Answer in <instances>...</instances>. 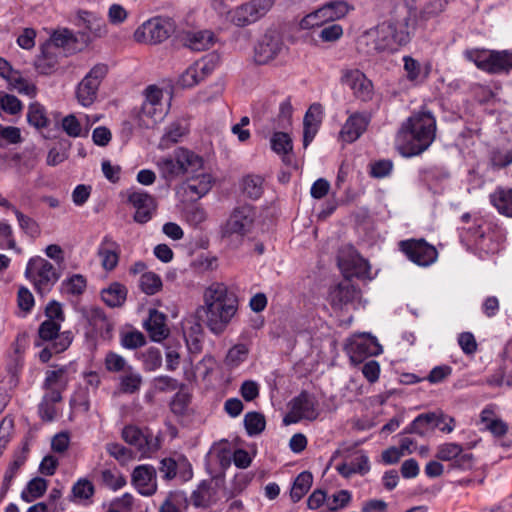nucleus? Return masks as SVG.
<instances>
[{
    "label": "nucleus",
    "mask_w": 512,
    "mask_h": 512,
    "mask_svg": "<svg viewBox=\"0 0 512 512\" xmlns=\"http://www.w3.org/2000/svg\"><path fill=\"white\" fill-rule=\"evenodd\" d=\"M411 0H392L390 18L365 31L359 38V45L366 54L395 52L410 39L409 22L412 17Z\"/></svg>",
    "instance_id": "1"
},
{
    "label": "nucleus",
    "mask_w": 512,
    "mask_h": 512,
    "mask_svg": "<svg viewBox=\"0 0 512 512\" xmlns=\"http://www.w3.org/2000/svg\"><path fill=\"white\" fill-rule=\"evenodd\" d=\"M237 295L227 285L212 283L203 293V304L195 312L196 318L214 335L223 334L238 311Z\"/></svg>",
    "instance_id": "2"
},
{
    "label": "nucleus",
    "mask_w": 512,
    "mask_h": 512,
    "mask_svg": "<svg viewBox=\"0 0 512 512\" xmlns=\"http://www.w3.org/2000/svg\"><path fill=\"white\" fill-rule=\"evenodd\" d=\"M436 135V120L429 111L411 115L400 127L395 147L404 157L423 153L433 143Z\"/></svg>",
    "instance_id": "3"
},
{
    "label": "nucleus",
    "mask_w": 512,
    "mask_h": 512,
    "mask_svg": "<svg viewBox=\"0 0 512 512\" xmlns=\"http://www.w3.org/2000/svg\"><path fill=\"white\" fill-rule=\"evenodd\" d=\"M145 100L136 114V122L141 129H152L161 122L168 109L163 103V91L155 85L145 90Z\"/></svg>",
    "instance_id": "4"
},
{
    "label": "nucleus",
    "mask_w": 512,
    "mask_h": 512,
    "mask_svg": "<svg viewBox=\"0 0 512 512\" xmlns=\"http://www.w3.org/2000/svg\"><path fill=\"white\" fill-rule=\"evenodd\" d=\"M255 221V210L244 204L233 209L228 219L220 228V234L226 240H242L252 230Z\"/></svg>",
    "instance_id": "5"
},
{
    "label": "nucleus",
    "mask_w": 512,
    "mask_h": 512,
    "mask_svg": "<svg viewBox=\"0 0 512 512\" xmlns=\"http://www.w3.org/2000/svg\"><path fill=\"white\" fill-rule=\"evenodd\" d=\"M25 276L41 295L48 293L60 277L53 264L39 256L28 261Z\"/></svg>",
    "instance_id": "6"
},
{
    "label": "nucleus",
    "mask_w": 512,
    "mask_h": 512,
    "mask_svg": "<svg viewBox=\"0 0 512 512\" xmlns=\"http://www.w3.org/2000/svg\"><path fill=\"white\" fill-rule=\"evenodd\" d=\"M175 31V24L170 18L157 17L143 23L134 32L137 42L158 44L168 39Z\"/></svg>",
    "instance_id": "7"
},
{
    "label": "nucleus",
    "mask_w": 512,
    "mask_h": 512,
    "mask_svg": "<svg viewBox=\"0 0 512 512\" xmlns=\"http://www.w3.org/2000/svg\"><path fill=\"white\" fill-rule=\"evenodd\" d=\"M122 439L136 448L141 458L151 457L159 450L160 441L148 429L142 430L134 425H127L122 429Z\"/></svg>",
    "instance_id": "8"
},
{
    "label": "nucleus",
    "mask_w": 512,
    "mask_h": 512,
    "mask_svg": "<svg viewBox=\"0 0 512 512\" xmlns=\"http://www.w3.org/2000/svg\"><path fill=\"white\" fill-rule=\"evenodd\" d=\"M108 72L106 64H96L81 80L76 89V98L84 107H88L94 103L97 98L100 83Z\"/></svg>",
    "instance_id": "9"
},
{
    "label": "nucleus",
    "mask_w": 512,
    "mask_h": 512,
    "mask_svg": "<svg viewBox=\"0 0 512 512\" xmlns=\"http://www.w3.org/2000/svg\"><path fill=\"white\" fill-rule=\"evenodd\" d=\"M274 0H251L230 12L231 21L244 27L258 21L272 8Z\"/></svg>",
    "instance_id": "10"
},
{
    "label": "nucleus",
    "mask_w": 512,
    "mask_h": 512,
    "mask_svg": "<svg viewBox=\"0 0 512 512\" xmlns=\"http://www.w3.org/2000/svg\"><path fill=\"white\" fill-rule=\"evenodd\" d=\"M290 410L284 417L285 424L297 423L302 419L315 420L318 416L316 401L307 392L300 393L289 403Z\"/></svg>",
    "instance_id": "11"
},
{
    "label": "nucleus",
    "mask_w": 512,
    "mask_h": 512,
    "mask_svg": "<svg viewBox=\"0 0 512 512\" xmlns=\"http://www.w3.org/2000/svg\"><path fill=\"white\" fill-rule=\"evenodd\" d=\"M401 251L415 264L429 266L437 259V250L424 240H406L400 242Z\"/></svg>",
    "instance_id": "12"
},
{
    "label": "nucleus",
    "mask_w": 512,
    "mask_h": 512,
    "mask_svg": "<svg viewBox=\"0 0 512 512\" xmlns=\"http://www.w3.org/2000/svg\"><path fill=\"white\" fill-rule=\"evenodd\" d=\"M284 49L282 39L274 33H267L259 40L254 49V60L264 65L274 60Z\"/></svg>",
    "instance_id": "13"
},
{
    "label": "nucleus",
    "mask_w": 512,
    "mask_h": 512,
    "mask_svg": "<svg viewBox=\"0 0 512 512\" xmlns=\"http://www.w3.org/2000/svg\"><path fill=\"white\" fill-rule=\"evenodd\" d=\"M341 81L353 91L356 98L362 101H368L372 98L373 84L360 70H345Z\"/></svg>",
    "instance_id": "14"
},
{
    "label": "nucleus",
    "mask_w": 512,
    "mask_h": 512,
    "mask_svg": "<svg viewBox=\"0 0 512 512\" xmlns=\"http://www.w3.org/2000/svg\"><path fill=\"white\" fill-rule=\"evenodd\" d=\"M128 202L135 208L134 221L140 224L147 223L156 211L155 199L146 192L133 191L128 195Z\"/></svg>",
    "instance_id": "15"
},
{
    "label": "nucleus",
    "mask_w": 512,
    "mask_h": 512,
    "mask_svg": "<svg viewBox=\"0 0 512 512\" xmlns=\"http://www.w3.org/2000/svg\"><path fill=\"white\" fill-rule=\"evenodd\" d=\"M132 484L144 496H151L157 491L156 469L151 465H139L133 469Z\"/></svg>",
    "instance_id": "16"
},
{
    "label": "nucleus",
    "mask_w": 512,
    "mask_h": 512,
    "mask_svg": "<svg viewBox=\"0 0 512 512\" xmlns=\"http://www.w3.org/2000/svg\"><path fill=\"white\" fill-rule=\"evenodd\" d=\"M213 182L212 175L202 169L186 179L183 189L191 199L198 200L211 190Z\"/></svg>",
    "instance_id": "17"
},
{
    "label": "nucleus",
    "mask_w": 512,
    "mask_h": 512,
    "mask_svg": "<svg viewBox=\"0 0 512 512\" xmlns=\"http://www.w3.org/2000/svg\"><path fill=\"white\" fill-rule=\"evenodd\" d=\"M370 117L364 113H354L346 120L340 131V138L346 143L356 141L366 131Z\"/></svg>",
    "instance_id": "18"
},
{
    "label": "nucleus",
    "mask_w": 512,
    "mask_h": 512,
    "mask_svg": "<svg viewBox=\"0 0 512 512\" xmlns=\"http://www.w3.org/2000/svg\"><path fill=\"white\" fill-rule=\"evenodd\" d=\"M381 346L374 337H358L350 344L349 353L352 362L360 363L367 356L380 354Z\"/></svg>",
    "instance_id": "19"
},
{
    "label": "nucleus",
    "mask_w": 512,
    "mask_h": 512,
    "mask_svg": "<svg viewBox=\"0 0 512 512\" xmlns=\"http://www.w3.org/2000/svg\"><path fill=\"white\" fill-rule=\"evenodd\" d=\"M359 290L348 279L332 287L329 291V301L332 307L343 308L359 297Z\"/></svg>",
    "instance_id": "20"
},
{
    "label": "nucleus",
    "mask_w": 512,
    "mask_h": 512,
    "mask_svg": "<svg viewBox=\"0 0 512 512\" xmlns=\"http://www.w3.org/2000/svg\"><path fill=\"white\" fill-rule=\"evenodd\" d=\"M322 107L320 104H312L303 119V146L306 148L314 139L321 123Z\"/></svg>",
    "instance_id": "21"
},
{
    "label": "nucleus",
    "mask_w": 512,
    "mask_h": 512,
    "mask_svg": "<svg viewBox=\"0 0 512 512\" xmlns=\"http://www.w3.org/2000/svg\"><path fill=\"white\" fill-rule=\"evenodd\" d=\"M83 315L96 333L103 338L109 337L113 324L101 308L91 307L84 310Z\"/></svg>",
    "instance_id": "22"
},
{
    "label": "nucleus",
    "mask_w": 512,
    "mask_h": 512,
    "mask_svg": "<svg viewBox=\"0 0 512 512\" xmlns=\"http://www.w3.org/2000/svg\"><path fill=\"white\" fill-rule=\"evenodd\" d=\"M120 246L111 237L105 236L98 248L102 267L107 271L116 268L119 262Z\"/></svg>",
    "instance_id": "23"
},
{
    "label": "nucleus",
    "mask_w": 512,
    "mask_h": 512,
    "mask_svg": "<svg viewBox=\"0 0 512 512\" xmlns=\"http://www.w3.org/2000/svg\"><path fill=\"white\" fill-rule=\"evenodd\" d=\"M443 421V414H437L434 412L420 414L412 421L409 427L406 428L405 432L424 436L428 430L439 427L440 423Z\"/></svg>",
    "instance_id": "24"
},
{
    "label": "nucleus",
    "mask_w": 512,
    "mask_h": 512,
    "mask_svg": "<svg viewBox=\"0 0 512 512\" xmlns=\"http://www.w3.org/2000/svg\"><path fill=\"white\" fill-rule=\"evenodd\" d=\"M166 316L153 309L145 323L146 329L153 341H162L169 335V329L165 324Z\"/></svg>",
    "instance_id": "25"
},
{
    "label": "nucleus",
    "mask_w": 512,
    "mask_h": 512,
    "mask_svg": "<svg viewBox=\"0 0 512 512\" xmlns=\"http://www.w3.org/2000/svg\"><path fill=\"white\" fill-rule=\"evenodd\" d=\"M496 210L507 217H512V188L499 186L489 196Z\"/></svg>",
    "instance_id": "26"
},
{
    "label": "nucleus",
    "mask_w": 512,
    "mask_h": 512,
    "mask_svg": "<svg viewBox=\"0 0 512 512\" xmlns=\"http://www.w3.org/2000/svg\"><path fill=\"white\" fill-rule=\"evenodd\" d=\"M177 163L182 173L193 174L203 169V160L194 152L184 148L177 150Z\"/></svg>",
    "instance_id": "27"
},
{
    "label": "nucleus",
    "mask_w": 512,
    "mask_h": 512,
    "mask_svg": "<svg viewBox=\"0 0 512 512\" xmlns=\"http://www.w3.org/2000/svg\"><path fill=\"white\" fill-rule=\"evenodd\" d=\"M58 52L52 44H43L41 54L35 60V68L41 74H49L57 65Z\"/></svg>",
    "instance_id": "28"
},
{
    "label": "nucleus",
    "mask_w": 512,
    "mask_h": 512,
    "mask_svg": "<svg viewBox=\"0 0 512 512\" xmlns=\"http://www.w3.org/2000/svg\"><path fill=\"white\" fill-rule=\"evenodd\" d=\"M126 297L127 289L119 282H113L109 287L101 291L102 300L112 308L121 307L125 303Z\"/></svg>",
    "instance_id": "29"
},
{
    "label": "nucleus",
    "mask_w": 512,
    "mask_h": 512,
    "mask_svg": "<svg viewBox=\"0 0 512 512\" xmlns=\"http://www.w3.org/2000/svg\"><path fill=\"white\" fill-rule=\"evenodd\" d=\"M340 266L344 270V275L347 279L350 277L370 278V265L367 260L360 256H355L349 261L341 262Z\"/></svg>",
    "instance_id": "30"
},
{
    "label": "nucleus",
    "mask_w": 512,
    "mask_h": 512,
    "mask_svg": "<svg viewBox=\"0 0 512 512\" xmlns=\"http://www.w3.org/2000/svg\"><path fill=\"white\" fill-rule=\"evenodd\" d=\"M142 382L141 374L133 367H128L119 378V391L123 394H135L140 390Z\"/></svg>",
    "instance_id": "31"
},
{
    "label": "nucleus",
    "mask_w": 512,
    "mask_h": 512,
    "mask_svg": "<svg viewBox=\"0 0 512 512\" xmlns=\"http://www.w3.org/2000/svg\"><path fill=\"white\" fill-rule=\"evenodd\" d=\"M512 69V52L491 51L488 73L498 74Z\"/></svg>",
    "instance_id": "32"
},
{
    "label": "nucleus",
    "mask_w": 512,
    "mask_h": 512,
    "mask_svg": "<svg viewBox=\"0 0 512 512\" xmlns=\"http://www.w3.org/2000/svg\"><path fill=\"white\" fill-rule=\"evenodd\" d=\"M313 482V476L308 471L301 472L293 482L290 497L294 503L300 501L309 491Z\"/></svg>",
    "instance_id": "33"
},
{
    "label": "nucleus",
    "mask_w": 512,
    "mask_h": 512,
    "mask_svg": "<svg viewBox=\"0 0 512 512\" xmlns=\"http://www.w3.org/2000/svg\"><path fill=\"white\" fill-rule=\"evenodd\" d=\"M48 482L44 478L36 477L30 480L21 493L23 501L30 503L44 495Z\"/></svg>",
    "instance_id": "34"
},
{
    "label": "nucleus",
    "mask_w": 512,
    "mask_h": 512,
    "mask_svg": "<svg viewBox=\"0 0 512 512\" xmlns=\"http://www.w3.org/2000/svg\"><path fill=\"white\" fill-rule=\"evenodd\" d=\"M403 62L406 78L408 81L413 83V85H418L427 78L428 73L423 72L419 61L411 56H404Z\"/></svg>",
    "instance_id": "35"
},
{
    "label": "nucleus",
    "mask_w": 512,
    "mask_h": 512,
    "mask_svg": "<svg viewBox=\"0 0 512 512\" xmlns=\"http://www.w3.org/2000/svg\"><path fill=\"white\" fill-rule=\"evenodd\" d=\"M212 43V34L209 31H198L187 33L185 45L194 51H204L209 49Z\"/></svg>",
    "instance_id": "36"
},
{
    "label": "nucleus",
    "mask_w": 512,
    "mask_h": 512,
    "mask_svg": "<svg viewBox=\"0 0 512 512\" xmlns=\"http://www.w3.org/2000/svg\"><path fill=\"white\" fill-rule=\"evenodd\" d=\"M100 484L113 491L126 485L125 477L116 469H103L99 473Z\"/></svg>",
    "instance_id": "37"
},
{
    "label": "nucleus",
    "mask_w": 512,
    "mask_h": 512,
    "mask_svg": "<svg viewBox=\"0 0 512 512\" xmlns=\"http://www.w3.org/2000/svg\"><path fill=\"white\" fill-rule=\"evenodd\" d=\"M87 287V281L81 274H74L61 283V291L71 296H79L84 293Z\"/></svg>",
    "instance_id": "38"
},
{
    "label": "nucleus",
    "mask_w": 512,
    "mask_h": 512,
    "mask_svg": "<svg viewBox=\"0 0 512 512\" xmlns=\"http://www.w3.org/2000/svg\"><path fill=\"white\" fill-rule=\"evenodd\" d=\"M27 121L37 129L45 128L49 124L45 108L38 102H33L29 105Z\"/></svg>",
    "instance_id": "39"
},
{
    "label": "nucleus",
    "mask_w": 512,
    "mask_h": 512,
    "mask_svg": "<svg viewBox=\"0 0 512 512\" xmlns=\"http://www.w3.org/2000/svg\"><path fill=\"white\" fill-rule=\"evenodd\" d=\"M242 191L251 199H258L263 193V178L259 175H247L243 177Z\"/></svg>",
    "instance_id": "40"
},
{
    "label": "nucleus",
    "mask_w": 512,
    "mask_h": 512,
    "mask_svg": "<svg viewBox=\"0 0 512 512\" xmlns=\"http://www.w3.org/2000/svg\"><path fill=\"white\" fill-rule=\"evenodd\" d=\"M13 212L17 218L21 230L31 238H37L41 234L39 224L33 218L25 215L17 208H13Z\"/></svg>",
    "instance_id": "41"
},
{
    "label": "nucleus",
    "mask_w": 512,
    "mask_h": 512,
    "mask_svg": "<svg viewBox=\"0 0 512 512\" xmlns=\"http://www.w3.org/2000/svg\"><path fill=\"white\" fill-rule=\"evenodd\" d=\"M244 426L249 436L258 435L265 429V417L259 412H248L244 416Z\"/></svg>",
    "instance_id": "42"
},
{
    "label": "nucleus",
    "mask_w": 512,
    "mask_h": 512,
    "mask_svg": "<svg viewBox=\"0 0 512 512\" xmlns=\"http://www.w3.org/2000/svg\"><path fill=\"white\" fill-rule=\"evenodd\" d=\"M329 11L328 9H324L322 6L321 8L317 9L316 11L306 15L302 20L300 21V27L302 29H312L315 27H321L326 22L331 21L329 18V15L327 14Z\"/></svg>",
    "instance_id": "43"
},
{
    "label": "nucleus",
    "mask_w": 512,
    "mask_h": 512,
    "mask_svg": "<svg viewBox=\"0 0 512 512\" xmlns=\"http://www.w3.org/2000/svg\"><path fill=\"white\" fill-rule=\"evenodd\" d=\"M140 289L147 295H154L162 288V280L154 272H145L139 279Z\"/></svg>",
    "instance_id": "44"
},
{
    "label": "nucleus",
    "mask_w": 512,
    "mask_h": 512,
    "mask_svg": "<svg viewBox=\"0 0 512 512\" xmlns=\"http://www.w3.org/2000/svg\"><path fill=\"white\" fill-rule=\"evenodd\" d=\"M66 373L67 370L64 367H61L56 370H48L46 372L43 388H58L65 390L68 383Z\"/></svg>",
    "instance_id": "45"
},
{
    "label": "nucleus",
    "mask_w": 512,
    "mask_h": 512,
    "mask_svg": "<svg viewBox=\"0 0 512 512\" xmlns=\"http://www.w3.org/2000/svg\"><path fill=\"white\" fill-rule=\"evenodd\" d=\"M105 368L112 373H119L127 371L130 367L123 356L113 351H109L104 359Z\"/></svg>",
    "instance_id": "46"
},
{
    "label": "nucleus",
    "mask_w": 512,
    "mask_h": 512,
    "mask_svg": "<svg viewBox=\"0 0 512 512\" xmlns=\"http://www.w3.org/2000/svg\"><path fill=\"white\" fill-rule=\"evenodd\" d=\"M271 148L278 154H287L292 151V140L287 133L275 132L271 138Z\"/></svg>",
    "instance_id": "47"
},
{
    "label": "nucleus",
    "mask_w": 512,
    "mask_h": 512,
    "mask_svg": "<svg viewBox=\"0 0 512 512\" xmlns=\"http://www.w3.org/2000/svg\"><path fill=\"white\" fill-rule=\"evenodd\" d=\"M204 72V67L199 64H193L180 77V83L183 87H193L203 80L200 73Z\"/></svg>",
    "instance_id": "48"
},
{
    "label": "nucleus",
    "mask_w": 512,
    "mask_h": 512,
    "mask_svg": "<svg viewBox=\"0 0 512 512\" xmlns=\"http://www.w3.org/2000/svg\"><path fill=\"white\" fill-rule=\"evenodd\" d=\"M24 463H25V457L24 456H18L9 465V467L7 468V470H6L5 474H4V478H3V482H2V487H1V494L2 495H5L7 493V491L10 488L12 480L14 479V477L16 476L18 470L20 469V467Z\"/></svg>",
    "instance_id": "49"
},
{
    "label": "nucleus",
    "mask_w": 512,
    "mask_h": 512,
    "mask_svg": "<svg viewBox=\"0 0 512 512\" xmlns=\"http://www.w3.org/2000/svg\"><path fill=\"white\" fill-rule=\"evenodd\" d=\"M21 141V131L18 127L1 125L0 148L4 147L7 144H18Z\"/></svg>",
    "instance_id": "50"
},
{
    "label": "nucleus",
    "mask_w": 512,
    "mask_h": 512,
    "mask_svg": "<svg viewBox=\"0 0 512 512\" xmlns=\"http://www.w3.org/2000/svg\"><path fill=\"white\" fill-rule=\"evenodd\" d=\"M0 108L10 115H16L21 112L23 105L16 96L0 93Z\"/></svg>",
    "instance_id": "51"
},
{
    "label": "nucleus",
    "mask_w": 512,
    "mask_h": 512,
    "mask_svg": "<svg viewBox=\"0 0 512 512\" xmlns=\"http://www.w3.org/2000/svg\"><path fill=\"white\" fill-rule=\"evenodd\" d=\"M465 56L468 60L474 62L479 69L488 72L491 51L470 50L465 52Z\"/></svg>",
    "instance_id": "52"
},
{
    "label": "nucleus",
    "mask_w": 512,
    "mask_h": 512,
    "mask_svg": "<svg viewBox=\"0 0 512 512\" xmlns=\"http://www.w3.org/2000/svg\"><path fill=\"white\" fill-rule=\"evenodd\" d=\"M186 133V128L179 122L170 124L161 139L162 145L177 143L179 139Z\"/></svg>",
    "instance_id": "53"
},
{
    "label": "nucleus",
    "mask_w": 512,
    "mask_h": 512,
    "mask_svg": "<svg viewBox=\"0 0 512 512\" xmlns=\"http://www.w3.org/2000/svg\"><path fill=\"white\" fill-rule=\"evenodd\" d=\"M247 355V346L245 344H237L228 351L226 362L228 365L237 366L246 359Z\"/></svg>",
    "instance_id": "54"
},
{
    "label": "nucleus",
    "mask_w": 512,
    "mask_h": 512,
    "mask_svg": "<svg viewBox=\"0 0 512 512\" xmlns=\"http://www.w3.org/2000/svg\"><path fill=\"white\" fill-rule=\"evenodd\" d=\"M324 9H328L327 11L329 18L331 21H335L337 19H340L344 17L349 10V6L345 1L337 0V1H331L325 5H323Z\"/></svg>",
    "instance_id": "55"
},
{
    "label": "nucleus",
    "mask_w": 512,
    "mask_h": 512,
    "mask_svg": "<svg viewBox=\"0 0 512 512\" xmlns=\"http://www.w3.org/2000/svg\"><path fill=\"white\" fill-rule=\"evenodd\" d=\"M59 330L60 324L58 322L52 320H45L39 326L38 334L42 340L48 341L58 338Z\"/></svg>",
    "instance_id": "56"
},
{
    "label": "nucleus",
    "mask_w": 512,
    "mask_h": 512,
    "mask_svg": "<svg viewBox=\"0 0 512 512\" xmlns=\"http://www.w3.org/2000/svg\"><path fill=\"white\" fill-rule=\"evenodd\" d=\"M462 452V447L456 443H446L438 448L436 457L442 461H453Z\"/></svg>",
    "instance_id": "57"
},
{
    "label": "nucleus",
    "mask_w": 512,
    "mask_h": 512,
    "mask_svg": "<svg viewBox=\"0 0 512 512\" xmlns=\"http://www.w3.org/2000/svg\"><path fill=\"white\" fill-rule=\"evenodd\" d=\"M143 365L148 371L159 368L162 364V356L158 349L149 348L143 353Z\"/></svg>",
    "instance_id": "58"
},
{
    "label": "nucleus",
    "mask_w": 512,
    "mask_h": 512,
    "mask_svg": "<svg viewBox=\"0 0 512 512\" xmlns=\"http://www.w3.org/2000/svg\"><path fill=\"white\" fill-rule=\"evenodd\" d=\"M106 451L117 461L124 463L132 459V451L119 443H108Z\"/></svg>",
    "instance_id": "59"
},
{
    "label": "nucleus",
    "mask_w": 512,
    "mask_h": 512,
    "mask_svg": "<svg viewBox=\"0 0 512 512\" xmlns=\"http://www.w3.org/2000/svg\"><path fill=\"white\" fill-rule=\"evenodd\" d=\"M74 497L79 499H89L94 494V486L87 479H79L72 487Z\"/></svg>",
    "instance_id": "60"
},
{
    "label": "nucleus",
    "mask_w": 512,
    "mask_h": 512,
    "mask_svg": "<svg viewBox=\"0 0 512 512\" xmlns=\"http://www.w3.org/2000/svg\"><path fill=\"white\" fill-rule=\"evenodd\" d=\"M446 5V0H433L423 7L420 13V17L425 20L436 17L445 10Z\"/></svg>",
    "instance_id": "61"
},
{
    "label": "nucleus",
    "mask_w": 512,
    "mask_h": 512,
    "mask_svg": "<svg viewBox=\"0 0 512 512\" xmlns=\"http://www.w3.org/2000/svg\"><path fill=\"white\" fill-rule=\"evenodd\" d=\"M343 35V28L339 24H330L324 26L319 32V38L323 42H334L337 41Z\"/></svg>",
    "instance_id": "62"
},
{
    "label": "nucleus",
    "mask_w": 512,
    "mask_h": 512,
    "mask_svg": "<svg viewBox=\"0 0 512 512\" xmlns=\"http://www.w3.org/2000/svg\"><path fill=\"white\" fill-rule=\"evenodd\" d=\"M351 495L347 490H340L328 499L327 506L330 511H337L344 508L350 502Z\"/></svg>",
    "instance_id": "63"
},
{
    "label": "nucleus",
    "mask_w": 512,
    "mask_h": 512,
    "mask_svg": "<svg viewBox=\"0 0 512 512\" xmlns=\"http://www.w3.org/2000/svg\"><path fill=\"white\" fill-rule=\"evenodd\" d=\"M145 337L139 331H131L123 335L121 344L128 349H136L145 344Z\"/></svg>",
    "instance_id": "64"
}]
</instances>
